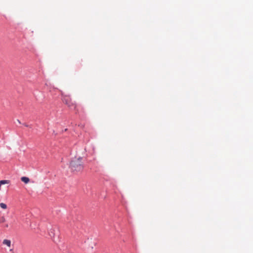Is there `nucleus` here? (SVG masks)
I'll return each mask as SVG.
<instances>
[{
	"label": "nucleus",
	"instance_id": "obj_1",
	"mask_svg": "<svg viewBox=\"0 0 253 253\" xmlns=\"http://www.w3.org/2000/svg\"><path fill=\"white\" fill-rule=\"evenodd\" d=\"M70 168L73 172L82 171L84 169L83 158L79 157L73 159L70 162Z\"/></svg>",
	"mask_w": 253,
	"mask_h": 253
},
{
	"label": "nucleus",
	"instance_id": "obj_2",
	"mask_svg": "<svg viewBox=\"0 0 253 253\" xmlns=\"http://www.w3.org/2000/svg\"><path fill=\"white\" fill-rule=\"evenodd\" d=\"M63 102L69 107H75V104L72 102L71 97L69 96L63 95L62 98Z\"/></svg>",
	"mask_w": 253,
	"mask_h": 253
},
{
	"label": "nucleus",
	"instance_id": "obj_3",
	"mask_svg": "<svg viewBox=\"0 0 253 253\" xmlns=\"http://www.w3.org/2000/svg\"><path fill=\"white\" fill-rule=\"evenodd\" d=\"M21 180L22 182H24L25 183L27 184L30 181V179L28 177L23 176L21 178Z\"/></svg>",
	"mask_w": 253,
	"mask_h": 253
},
{
	"label": "nucleus",
	"instance_id": "obj_4",
	"mask_svg": "<svg viewBox=\"0 0 253 253\" xmlns=\"http://www.w3.org/2000/svg\"><path fill=\"white\" fill-rule=\"evenodd\" d=\"M3 244L10 247L11 246V241L9 240L4 239L3 241Z\"/></svg>",
	"mask_w": 253,
	"mask_h": 253
},
{
	"label": "nucleus",
	"instance_id": "obj_5",
	"mask_svg": "<svg viewBox=\"0 0 253 253\" xmlns=\"http://www.w3.org/2000/svg\"><path fill=\"white\" fill-rule=\"evenodd\" d=\"M9 183V181L7 180H1L0 181V185L2 184H8Z\"/></svg>",
	"mask_w": 253,
	"mask_h": 253
},
{
	"label": "nucleus",
	"instance_id": "obj_6",
	"mask_svg": "<svg viewBox=\"0 0 253 253\" xmlns=\"http://www.w3.org/2000/svg\"><path fill=\"white\" fill-rule=\"evenodd\" d=\"M0 207L3 209H6L7 208L6 205L3 203L0 204Z\"/></svg>",
	"mask_w": 253,
	"mask_h": 253
},
{
	"label": "nucleus",
	"instance_id": "obj_7",
	"mask_svg": "<svg viewBox=\"0 0 253 253\" xmlns=\"http://www.w3.org/2000/svg\"><path fill=\"white\" fill-rule=\"evenodd\" d=\"M5 221V218L2 216L0 218V223H3V222H4Z\"/></svg>",
	"mask_w": 253,
	"mask_h": 253
},
{
	"label": "nucleus",
	"instance_id": "obj_8",
	"mask_svg": "<svg viewBox=\"0 0 253 253\" xmlns=\"http://www.w3.org/2000/svg\"><path fill=\"white\" fill-rule=\"evenodd\" d=\"M6 226V227H8V225L7 224V225H6V226Z\"/></svg>",
	"mask_w": 253,
	"mask_h": 253
}]
</instances>
